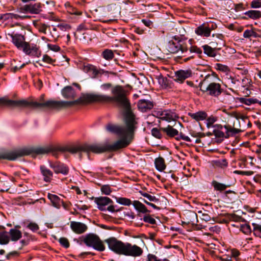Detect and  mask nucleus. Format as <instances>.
Wrapping results in <instances>:
<instances>
[{
  "mask_svg": "<svg viewBox=\"0 0 261 261\" xmlns=\"http://www.w3.org/2000/svg\"><path fill=\"white\" fill-rule=\"evenodd\" d=\"M112 96L106 95L85 94L75 100L45 101L46 109L60 110L74 105L91 102H113L116 106L122 110L124 126L108 123L105 126L109 133L120 137L112 144H106L110 151H115L128 146L133 141L135 133L138 128L137 118L131 108L129 100L126 96V91L120 85H116L111 89Z\"/></svg>",
  "mask_w": 261,
  "mask_h": 261,
  "instance_id": "obj_1",
  "label": "nucleus"
},
{
  "mask_svg": "<svg viewBox=\"0 0 261 261\" xmlns=\"http://www.w3.org/2000/svg\"><path fill=\"white\" fill-rule=\"evenodd\" d=\"M110 250L119 255L138 256L143 253L142 249L137 245L129 243H124L114 237L105 240Z\"/></svg>",
  "mask_w": 261,
  "mask_h": 261,
  "instance_id": "obj_2",
  "label": "nucleus"
},
{
  "mask_svg": "<svg viewBox=\"0 0 261 261\" xmlns=\"http://www.w3.org/2000/svg\"><path fill=\"white\" fill-rule=\"evenodd\" d=\"M10 35V34H9ZM13 44L19 49H22L23 52L27 55L35 57H39L41 55V51L37 47L36 45L31 46L30 44L25 41L24 36L19 34H11Z\"/></svg>",
  "mask_w": 261,
  "mask_h": 261,
  "instance_id": "obj_3",
  "label": "nucleus"
},
{
  "mask_svg": "<svg viewBox=\"0 0 261 261\" xmlns=\"http://www.w3.org/2000/svg\"><path fill=\"white\" fill-rule=\"evenodd\" d=\"M214 75L213 73L212 75H206L198 86L203 93L212 96L218 97L221 94L223 89L220 84L212 82L211 78Z\"/></svg>",
  "mask_w": 261,
  "mask_h": 261,
  "instance_id": "obj_4",
  "label": "nucleus"
},
{
  "mask_svg": "<svg viewBox=\"0 0 261 261\" xmlns=\"http://www.w3.org/2000/svg\"><path fill=\"white\" fill-rule=\"evenodd\" d=\"M67 151L71 153H76L78 152H86L89 156L90 152L94 153H101L110 151L106 144H84L82 145L66 147Z\"/></svg>",
  "mask_w": 261,
  "mask_h": 261,
  "instance_id": "obj_5",
  "label": "nucleus"
},
{
  "mask_svg": "<svg viewBox=\"0 0 261 261\" xmlns=\"http://www.w3.org/2000/svg\"><path fill=\"white\" fill-rule=\"evenodd\" d=\"M0 105H5L11 108H32L33 109H40L46 108L45 102H38L29 101L25 99L15 100L8 99L5 97L0 98Z\"/></svg>",
  "mask_w": 261,
  "mask_h": 261,
  "instance_id": "obj_6",
  "label": "nucleus"
},
{
  "mask_svg": "<svg viewBox=\"0 0 261 261\" xmlns=\"http://www.w3.org/2000/svg\"><path fill=\"white\" fill-rule=\"evenodd\" d=\"M83 242L87 246L92 247L97 251H103L105 249L102 242L99 237L95 234H87L85 236Z\"/></svg>",
  "mask_w": 261,
  "mask_h": 261,
  "instance_id": "obj_7",
  "label": "nucleus"
},
{
  "mask_svg": "<svg viewBox=\"0 0 261 261\" xmlns=\"http://www.w3.org/2000/svg\"><path fill=\"white\" fill-rule=\"evenodd\" d=\"M25 155V147L12 150L2 149L0 151V160L14 161Z\"/></svg>",
  "mask_w": 261,
  "mask_h": 261,
  "instance_id": "obj_8",
  "label": "nucleus"
},
{
  "mask_svg": "<svg viewBox=\"0 0 261 261\" xmlns=\"http://www.w3.org/2000/svg\"><path fill=\"white\" fill-rule=\"evenodd\" d=\"M20 12L38 14L41 11V5L40 3L25 5L19 8Z\"/></svg>",
  "mask_w": 261,
  "mask_h": 261,
  "instance_id": "obj_9",
  "label": "nucleus"
},
{
  "mask_svg": "<svg viewBox=\"0 0 261 261\" xmlns=\"http://www.w3.org/2000/svg\"><path fill=\"white\" fill-rule=\"evenodd\" d=\"M83 70L87 73H89L91 77L95 79L101 76L104 73H108V71H105L102 69H98L95 66L91 64L84 65Z\"/></svg>",
  "mask_w": 261,
  "mask_h": 261,
  "instance_id": "obj_10",
  "label": "nucleus"
},
{
  "mask_svg": "<svg viewBox=\"0 0 261 261\" xmlns=\"http://www.w3.org/2000/svg\"><path fill=\"white\" fill-rule=\"evenodd\" d=\"M181 40H179L178 42L175 43L172 41L169 42L168 50L171 54L177 53L179 50L181 51L182 54L188 51V48L181 44L180 43Z\"/></svg>",
  "mask_w": 261,
  "mask_h": 261,
  "instance_id": "obj_11",
  "label": "nucleus"
},
{
  "mask_svg": "<svg viewBox=\"0 0 261 261\" xmlns=\"http://www.w3.org/2000/svg\"><path fill=\"white\" fill-rule=\"evenodd\" d=\"M192 74V71L188 70H180L175 72L174 80L182 83L186 79L190 77Z\"/></svg>",
  "mask_w": 261,
  "mask_h": 261,
  "instance_id": "obj_12",
  "label": "nucleus"
},
{
  "mask_svg": "<svg viewBox=\"0 0 261 261\" xmlns=\"http://www.w3.org/2000/svg\"><path fill=\"white\" fill-rule=\"evenodd\" d=\"M70 227L73 231L77 234H82L87 229V226L85 224L75 221L70 222Z\"/></svg>",
  "mask_w": 261,
  "mask_h": 261,
  "instance_id": "obj_13",
  "label": "nucleus"
},
{
  "mask_svg": "<svg viewBox=\"0 0 261 261\" xmlns=\"http://www.w3.org/2000/svg\"><path fill=\"white\" fill-rule=\"evenodd\" d=\"M50 166L56 174L61 173L66 175L69 172L68 168L61 163H50Z\"/></svg>",
  "mask_w": 261,
  "mask_h": 261,
  "instance_id": "obj_14",
  "label": "nucleus"
},
{
  "mask_svg": "<svg viewBox=\"0 0 261 261\" xmlns=\"http://www.w3.org/2000/svg\"><path fill=\"white\" fill-rule=\"evenodd\" d=\"M95 202L98 205V208L100 211H105V206L113 203V201L108 197H96L95 198Z\"/></svg>",
  "mask_w": 261,
  "mask_h": 261,
  "instance_id": "obj_15",
  "label": "nucleus"
},
{
  "mask_svg": "<svg viewBox=\"0 0 261 261\" xmlns=\"http://www.w3.org/2000/svg\"><path fill=\"white\" fill-rule=\"evenodd\" d=\"M138 107L142 112H146L152 109L153 102L145 99H141L138 101Z\"/></svg>",
  "mask_w": 261,
  "mask_h": 261,
  "instance_id": "obj_16",
  "label": "nucleus"
},
{
  "mask_svg": "<svg viewBox=\"0 0 261 261\" xmlns=\"http://www.w3.org/2000/svg\"><path fill=\"white\" fill-rule=\"evenodd\" d=\"M197 53L198 54H201L202 53V50L198 48L196 46H192L190 47L189 49V53H188V51L187 52H185L184 54H182V55L181 57H188L187 58H186L184 59V62H187L191 59H193L194 58V56L192 55L193 53Z\"/></svg>",
  "mask_w": 261,
  "mask_h": 261,
  "instance_id": "obj_17",
  "label": "nucleus"
},
{
  "mask_svg": "<svg viewBox=\"0 0 261 261\" xmlns=\"http://www.w3.org/2000/svg\"><path fill=\"white\" fill-rule=\"evenodd\" d=\"M62 94L64 98L67 99H74L76 96V93L74 89L70 86L63 88L62 90Z\"/></svg>",
  "mask_w": 261,
  "mask_h": 261,
  "instance_id": "obj_18",
  "label": "nucleus"
},
{
  "mask_svg": "<svg viewBox=\"0 0 261 261\" xmlns=\"http://www.w3.org/2000/svg\"><path fill=\"white\" fill-rule=\"evenodd\" d=\"M222 35H218L217 37L213 39L210 42L211 46L217 50H220L222 46L224 45V42L222 39Z\"/></svg>",
  "mask_w": 261,
  "mask_h": 261,
  "instance_id": "obj_19",
  "label": "nucleus"
},
{
  "mask_svg": "<svg viewBox=\"0 0 261 261\" xmlns=\"http://www.w3.org/2000/svg\"><path fill=\"white\" fill-rule=\"evenodd\" d=\"M161 115L162 120H166L169 122L171 121H175L176 119L178 118V116L172 112L171 111H164L162 113Z\"/></svg>",
  "mask_w": 261,
  "mask_h": 261,
  "instance_id": "obj_20",
  "label": "nucleus"
},
{
  "mask_svg": "<svg viewBox=\"0 0 261 261\" xmlns=\"http://www.w3.org/2000/svg\"><path fill=\"white\" fill-rule=\"evenodd\" d=\"M40 170L42 174L44 176V180L45 182H50L53 176V173L50 170L47 169L45 166H40Z\"/></svg>",
  "mask_w": 261,
  "mask_h": 261,
  "instance_id": "obj_21",
  "label": "nucleus"
},
{
  "mask_svg": "<svg viewBox=\"0 0 261 261\" xmlns=\"http://www.w3.org/2000/svg\"><path fill=\"white\" fill-rule=\"evenodd\" d=\"M160 129L171 138L174 137L178 135V131L169 125L166 127L161 128Z\"/></svg>",
  "mask_w": 261,
  "mask_h": 261,
  "instance_id": "obj_22",
  "label": "nucleus"
},
{
  "mask_svg": "<svg viewBox=\"0 0 261 261\" xmlns=\"http://www.w3.org/2000/svg\"><path fill=\"white\" fill-rule=\"evenodd\" d=\"M8 233L10 235V239L12 241H17L22 237L21 231L16 229L12 228Z\"/></svg>",
  "mask_w": 261,
  "mask_h": 261,
  "instance_id": "obj_23",
  "label": "nucleus"
},
{
  "mask_svg": "<svg viewBox=\"0 0 261 261\" xmlns=\"http://www.w3.org/2000/svg\"><path fill=\"white\" fill-rule=\"evenodd\" d=\"M133 204L135 209L140 213H142L143 214L150 213V211H149L146 208L145 205H144L143 203H142L141 202L138 200L134 201L133 202Z\"/></svg>",
  "mask_w": 261,
  "mask_h": 261,
  "instance_id": "obj_24",
  "label": "nucleus"
},
{
  "mask_svg": "<svg viewBox=\"0 0 261 261\" xmlns=\"http://www.w3.org/2000/svg\"><path fill=\"white\" fill-rule=\"evenodd\" d=\"M211 29L208 27H204L201 25L197 28L196 30V33L199 35H204L205 37H208L211 34Z\"/></svg>",
  "mask_w": 261,
  "mask_h": 261,
  "instance_id": "obj_25",
  "label": "nucleus"
},
{
  "mask_svg": "<svg viewBox=\"0 0 261 261\" xmlns=\"http://www.w3.org/2000/svg\"><path fill=\"white\" fill-rule=\"evenodd\" d=\"M189 115L196 121L203 120L207 117V114L204 111H199L195 113H189Z\"/></svg>",
  "mask_w": 261,
  "mask_h": 261,
  "instance_id": "obj_26",
  "label": "nucleus"
},
{
  "mask_svg": "<svg viewBox=\"0 0 261 261\" xmlns=\"http://www.w3.org/2000/svg\"><path fill=\"white\" fill-rule=\"evenodd\" d=\"M154 164L156 169L159 171H163L166 168L164 159L162 157L155 159Z\"/></svg>",
  "mask_w": 261,
  "mask_h": 261,
  "instance_id": "obj_27",
  "label": "nucleus"
},
{
  "mask_svg": "<svg viewBox=\"0 0 261 261\" xmlns=\"http://www.w3.org/2000/svg\"><path fill=\"white\" fill-rule=\"evenodd\" d=\"M204 53L207 55L209 57H215L216 56V50L217 49L214 48V47H212L208 45H204L202 46Z\"/></svg>",
  "mask_w": 261,
  "mask_h": 261,
  "instance_id": "obj_28",
  "label": "nucleus"
},
{
  "mask_svg": "<svg viewBox=\"0 0 261 261\" xmlns=\"http://www.w3.org/2000/svg\"><path fill=\"white\" fill-rule=\"evenodd\" d=\"M10 241L9 233L6 231L0 232V244L6 245Z\"/></svg>",
  "mask_w": 261,
  "mask_h": 261,
  "instance_id": "obj_29",
  "label": "nucleus"
},
{
  "mask_svg": "<svg viewBox=\"0 0 261 261\" xmlns=\"http://www.w3.org/2000/svg\"><path fill=\"white\" fill-rule=\"evenodd\" d=\"M48 198L50 200L55 207L58 208L60 207L61 200L58 196L49 193L48 194Z\"/></svg>",
  "mask_w": 261,
  "mask_h": 261,
  "instance_id": "obj_30",
  "label": "nucleus"
},
{
  "mask_svg": "<svg viewBox=\"0 0 261 261\" xmlns=\"http://www.w3.org/2000/svg\"><path fill=\"white\" fill-rule=\"evenodd\" d=\"M244 14L253 19H256L261 17V12L259 11L250 10L246 12Z\"/></svg>",
  "mask_w": 261,
  "mask_h": 261,
  "instance_id": "obj_31",
  "label": "nucleus"
},
{
  "mask_svg": "<svg viewBox=\"0 0 261 261\" xmlns=\"http://www.w3.org/2000/svg\"><path fill=\"white\" fill-rule=\"evenodd\" d=\"M215 190L222 191L225 190L227 187H230L229 185H226L214 180L212 183Z\"/></svg>",
  "mask_w": 261,
  "mask_h": 261,
  "instance_id": "obj_32",
  "label": "nucleus"
},
{
  "mask_svg": "<svg viewBox=\"0 0 261 261\" xmlns=\"http://www.w3.org/2000/svg\"><path fill=\"white\" fill-rule=\"evenodd\" d=\"M239 100L240 102L248 106L252 103H256L258 102V100L257 99L252 98H246L244 97H240L239 98Z\"/></svg>",
  "mask_w": 261,
  "mask_h": 261,
  "instance_id": "obj_33",
  "label": "nucleus"
},
{
  "mask_svg": "<svg viewBox=\"0 0 261 261\" xmlns=\"http://www.w3.org/2000/svg\"><path fill=\"white\" fill-rule=\"evenodd\" d=\"M102 56L105 59L110 60L114 58V55L112 50L106 49L102 53Z\"/></svg>",
  "mask_w": 261,
  "mask_h": 261,
  "instance_id": "obj_34",
  "label": "nucleus"
},
{
  "mask_svg": "<svg viewBox=\"0 0 261 261\" xmlns=\"http://www.w3.org/2000/svg\"><path fill=\"white\" fill-rule=\"evenodd\" d=\"M253 229V232L254 234L259 238H261V225L256 223L252 224Z\"/></svg>",
  "mask_w": 261,
  "mask_h": 261,
  "instance_id": "obj_35",
  "label": "nucleus"
},
{
  "mask_svg": "<svg viewBox=\"0 0 261 261\" xmlns=\"http://www.w3.org/2000/svg\"><path fill=\"white\" fill-rule=\"evenodd\" d=\"M214 135L215 136V137L218 139L217 141V143H220L223 140V138L225 136L224 133L221 131L220 130L215 129L213 130Z\"/></svg>",
  "mask_w": 261,
  "mask_h": 261,
  "instance_id": "obj_36",
  "label": "nucleus"
},
{
  "mask_svg": "<svg viewBox=\"0 0 261 261\" xmlns=\"http://www.w3.org/2000/svg\"><path fill=\"white\" fill-rule=\"evenodd\" d=\"M259 36L258 34L253 30H247L243 34V37L246 38H249L251 37L257 38Z\"/></svg>",
  "mask_w": 261,
  "mask_h": 261,
  "instance_id": "obj_37",
  "label": "nucleus"
},
{
  "mask_svg": "<svg viewBox=\"0 0 261 261\" xmlns=\"http://www.w3.org/2000/svg\"><path fill=\"white\" fill-rule=\"evenodd\" d=\"M116 201L119 203V204H121L122 205H129L132 204V201L129 199L126 198H123V197H119L117 198L116 197Z\"/></svg>",
  "mask_w": 261,
  "mask_h": 261,
  "instance_id": "obj_38",
  "label": "nucleus"
},
{
  "mask_svg": "<svg viewBox=\"0 0 261 261\" xmlns=\"http://www.w3.org/2000/svg\"><path fill=\"white\" fill-rule=\"evenodd\" d=\"M139 193L143 196L147 198L150 201L157 202L159 201V199L155 196H152L147 193L143 192L142 191H139Z\"/></svg>",
  "mask_w": 261,
  "mask_h": 261,
  "instance_id": "obj_39",
  "label": "nucleus"
},
{
  "mask_svg": "<svg viewBox=\"0 0 261 261\" xmlns=\"http://www.w3.org/2000/svg\"><path fill=\"white\" fill-rule=\"evenodd\" d=\"M100 190L102 194L107 195H109L112 192L110 186L109 185L101 186Z\"/></svg>",
  "mask_w": 261,
  "mask_h": 261,
  "instance_id": "obj_40",
  "label": "nucleus"
},
{
  "mask_svg": "<svg viewBox=\"0 0 261 261\" xmlns=\"http://www.w3.org/2000/svg\"><path fill=\"white\" fill-rule=\"evenodd\" d=\"M240 230L246 234H248L251 232L250 226L248 224L241 225L240 227Z\"/></svg>",
  "mask_w": 261,
  "mask_h": 261,
  "instance_id": "obj_41",
  "label": "nucleus"
},
{
  "mask_svg": "<svg viewBox=\"0 0 261 261\" xmlns=\"http://www.w3.org/2000/svg\"><path fill=\"white\" fill-rule=\"evenodd\" d=\"M143 220L145 222L151 224H155L156 223L155 220L152 218L149 215H145Z\"/></svg>",
  "mask_w": 261,
  "mask_h": 261,
  "instance_id": "obj_42",
  "label": "nucleus"
},
{
  "mask_svg": "<svg viewBox=\"0 0 261 261\" xmlns=\"http://www.w3.org/2000/svg\"><path fill=\"white\" fill-rule=\"evenodd\" d=\"M217 118L216 117L211 116L207 119L206 126L209 128L213 126V124L217 121Z\"/></svg>",
  "mask_w": 261,
  "mask_h": 261,
  "instance_id": "obj_43",
  "label": "nucleus"
},
{
  "mask_svg": "<svg viewBox=\"0 0 261 261\" xmlns=\"http://www.w3.org/2000/svg\"><path fill=\"white\" fill-rule=\"evenodd\" d=\"M215 164L216 166L221 168L226 167L228 165L227 161L225 159L216 161Z\"/></svg>",
  "mask_w": 261,
  "mask_h": 261,
  "instance_id": "obj_44",
  "label": "nucleus"
},
{
  "mask_svg": "<svg viewBox=\"0 0 261 261\" xmlns=\"http://www.w3.org/2000/svg\"><path fill=\"white\" fill-rule=\"evenodd\" d=\"M59 242L62 246L66 248H68L69 247V242L66 238H61L59 240Z\"/></svg>",
  "mask_w": 261,
  "mask_h": 261,
  "instance_id": "obj_45",
  "label": "nucleus"
},
{
  "mask_svg": "<svg viewBox=\"0 0 261 261\" xmlns=\"http://www.w3.org/2000/svg\"><path fill=\"white\" fill-rule=\"evenodd\" d=\"M240 253L237 250L233 249L231 250V256L233 261H238L239 260V255Z\"/></svg>",
  "mask_w": 261,
  "mask_h": 261,
  "instance_id": "obj_46",
  "label": "nucleus"
},
{
  "mask_svg": "<svg viewBox=\"0 0 261 261\" xmlns=\"http://www.w3.org/2000/svg\"><path fill=\"white\" fill-rule=\"evenodd\" d=\"M151 134L154 137L160 139L162 137V135L160 131L157 128H153L151 130Z\"/></svg>",
  "mask_w": 261,
  "mask_h": 261,
  "instance_id": "obj_47",
  "label": "nucleus"
},
{
  "mask_svg": "<svg viewBox=\"0 0 261 261\" xmlns=\"http://www.w3.org/2000/svg\"><path fill=\"white\" fill-rule=\"evenodd\" d=\"M27 227L32 230L33 231H35L39 229V226L38 225L35 223H30L28 226Z\"/></svg>",
  "mask_w": 261,
  "mask_h": 261,
  "instance_id": "obj_48",
  "label": "nucleus"
},
{
  "mask_svg": "<svg viewBox=\"0 0 261 261\" xmlns=\"http://www.w3.org/2000/svg\"><path fill=\"white\" fill-rule=\"evenodd\" d=\"M230 115L234 118H236L237 120H239V119H241L243 120H245V119H247L248 117L244 115H239L238 113L236 112H232L231 113Z\"/></svg>",
  "mask_w": 261,
  "mask_h": 261,
  "instance_id": "obj_49",
  "label": "nucleus"
},
{
  "mask_svg": "<svg viewBox=\"0 0 261 261\" xmlns=\"http://www.w3.org/2000/svg\"><path fill=\"white\" fill-rule=\"evenodd\" d=\"M251 8H258L261 7V2L259 1H253L250 4Z\"/></svg>",
  "mask_w": 261,
  "mask_h": 261,
  "instance_id": "obj_50",
  "label": "nucleus"
},
{
  "mask_svg": "<svg viewBox=\"0 0 261 261\" xmlns=\"http://www.w3.org/2000/svg\"><path fill=\"white\" fill-rule=\"evenodd\" d=\"M234 173L240 175H251L253 174L252 171H242L236 170L233 172Z\"/></svg>",
  "mask_w": 261,
  "mask_h": 261,
  "instance_id": "obj_51",
  "label": "nucleus"
},
{
  "mask_svg": "<svg viewBox=\"0 0 261 261\" xmlns=\"http://www.w3.org/2000/svg\"><path fill=\"white\" fill-rule=\"evenodd\" d=\"M228 132H230L231 134V136H233L237 134H238L242 132V130L240 129L236 128H231L230 126L229 127V129H228Z\"/></svg>",
  "mask_w": 261,
  "mask_h": 261,
  "instance_id": "obj_52",
  "label": "nucleus"
},
{
  "mask_svg": "<svg viewBox=\"0 0 261 261\" xmlns=\"http://www.w3.org/2000/svg\"><path fill=\"white\" fill-rule=\"evenodd\" d=\"M47 47L49 49L55 51H58L60 50V47L57 45H53L50 44H47Z\"/></svg>",
  "mask_w": 261,
  "mask_h": 261,
  "instance_id": "obj_53",
  "label": "nucleus"
},
{
  "mask_svg": "<svg viewBox=\"0 0 261 261\" xmlns=\"http://www.w3.org/2000/svg\"><path fill=\"white\" fill-rule=\"evenodd\" d=\"M43 61L48 63H51L55 61V60L52 59L49 56H48L47 55H45L43 56Z\"/></svg>",
  "mask_w": 261,
  "mask_h": 261,
  "instance_id": "obj_54",
  "label": "nucleus"
},
{
  "mask_svg": "<svg viewBox=\"0 0 261 261\" xmlns=\"http://www.w3.org/2000/svg\"><path fill=\"white\" fill-rule=\"evenodd\" d=\"M147 258L148 261H161V260L158 259L155 255L152 254H149L147 255Z\"/></svg>",
  "mask_w": 261,
  "mask_h": 261,
  "instance_id": "obj_55",
  "label": "nucleus"
},
{
  "mask_svg": "<svg viewBox=\"0 0 261 261\" xmlns=\"http://www.w3.org/2000/svg\"><path fill=\"white\" fill-rule=\"evenodd\" d=\"M123 208V207H120V208L119 209H117V210H115V206L113 205H110L107 208V210L110 211V212H119V211H121L122 209Z\"/></svg>",
  "mask_w": 261,
  "mask_h": 261,
  "instance_id": "obj_56",
  "label": "nucleus"
},
{
  "mask_svg": "<svg viewBox=\"0 0 261 261\" xmlns=\"http://www.w3.org/2000/svg\"><path fill=\"white\" fill-rule=\"evenodd\" d=\"M122 216L124 217H129L132 219H134L135 218L134 213L132 212H124L122 214Z\"/></svg>",
  "mask_w": 261,
  "mask_h": 261,
  "instance_id": "obj_57",
  "label": "nucleus"
},
{
  "mask_svg": "<svg viewBox=\"0 0 261 261\" xmlns=\"http://www.w3.org/2000/svg\"><path fill=\"white\" fill-rule=\"evenodd\" d=\"M222 261H233L232 259V257H230L227 255H224L220 257Z\"/></svg>",
  "mask_w": 261,
  "mask_h": 261,
  "instance_id": "obj_58",
  "label": "nucleus"
},
{
  "mask_svg": "<svg viewBox=\"0 0 261 261\" xmlns=\"http://www.w3.org/2000/svg\"><path fill=\"white\" fill-rule=\"evenodd\" d=\"M218 69L222 71H226L227 69V67L226 66L222 65L221 64H216Z\"/></svg>",
  "mask_w": 261,
  "mask_h": 261,
  "instance_id": "obj_59",
  "label": "nucleus"
},
{
  "mask_svg": "<svg viewBox=\"0 0 261 261\" xmlns=\"http://www.w3.org/2000/svg\"><path fill=\"white\" fill-rule=\"evenodd\" d=\"M159 83L161 84L162 85H164L165 86H167V84L166 83L167 82V79L164 78L163 76L159 78Z\"/></svg>",
  "mask_w": 261,
  "mask_h": 261,
  "instance_id": "obj_60",
  "label": "nucleus"
},
{
  "mask_svg": "<svg viewBox=\"0 0 261 261\" xmlns=\"http://www.w3.org/2000/svg\"><path fill=\"white\" fill-rule=\"evenodd\" d=\"M142 22L148 27H150L152 24V22L149 19H142Z\"/></svg>",
  "mask_w": 261,
  "mask_h": 261,
  "instance_id": "obj_61",
  "label": "nucleus"
},
{
  "mask_svg": "<svg viewBox=\"0 0 261 261\" xmlns=\"http://www.w3.org/2000/svg\"><path fill=\"white\" fill-rule=\"evenodd\" d=\"M58 28H60L61 30H69L71 29V26L69 24H66L65 25H58Z\"/></svg>",
  "mask_w": 261,
  "mask_h": 261,
  "instance_id": "obj_62",
  "label": "nucleus"
},
{
  "mask_svg": "<svg viewBox=\"0 0 261 261\" xmlns=\"http://www.w3.org/2000/svg\"><path fill=\"white\" fill-rule=\"evenodd\" d=\"M112 87V84L111 83H107V84H102L101 86V87L103 89H109L110 88H111Z\"/></svg>",
  "mask_w": 261,
  "mask_h": 261,
  "instance_id": "obj_63",
  "label": "nucleus"
},
{
  "mask_svg": "<svg viewBox=\"0 0 261 261\" xmlns=\"http://www.w3.org/2000/svg\"><path fill=\"white\" fill-rule=\"evenodd\" d=\"M243 9H244L243 5L242 3H240L239 4H237L235 6V10L237 11H241V10H243Z\"/></svg>",
  "mask_w": 261,
  "mask_h": 261,
  "instance_id": "obj_64",
  "label": "nucleus"
}]
</instances>
